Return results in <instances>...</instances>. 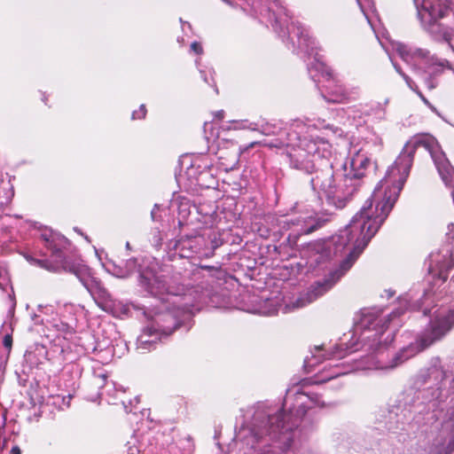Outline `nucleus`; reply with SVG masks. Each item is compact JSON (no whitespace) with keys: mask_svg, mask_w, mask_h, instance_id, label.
<instances>
[{"mask_svg":"<svg viewBox=\"0 0 454 454\" xmlns=\"http://www.w3.org/2000/svg\"><path fill=\"white\" fill-rule=\"evenodd\" d=\"M404 313L403 309H396L388 315L378 311H364L359 320L355 324L348 342L342 341L332 353L333 357L342 358L359 349V340L363 342L365 351L372 350L374 355L361 356L356 361V370H393L416 354L430 347L441 340L454 325V307L446 315H439L431 321L429 328L416 342L402 348L395 353L388 362L383 358V352L393 342V332L387 333V325ZM454 450V408L449 413L448 419L442 425L437 436L430 446L426 443L418 444L413 454H450Z\"/></svg>","mask_w":454,"mask_h":454,"instance_id":"2","label":"nucleus"},{"mask_svg":"<svg viewBox=\"0 0 454 454\" xmlns=\"http://www.w3.org/2000/svg\"><path fill=\"white\" fill-rule=\"evenodd\" d=\"M137 266V259L136 258H130L126 262L125 270L119 269L118 275L121 278H126L128 277L136 268Z\"/></svg>","mask_w":454,"mask_h":454,"instance_id":"17","label":"nucleus"},{"mask_svg":"<svg viewBox=\"0 0 454 454\" xmlns=\"http://www.w3.org/2000/svg\"><path fill=\"white\" fill-rule=\"evenodd\" d=\"M276 22H281V17H276Z\"/></svg>","mask_w":454,"mask_h":454,"instance_id":"37","label":"nucleus"},{"mask_svg":"<svg viewBox=\"0 0 454 454\" xmlns=\"http://www.w3.org/2000/svg\"><path fill=\"white\" fill-rule=\"evenodd\" d=\"M41 238L44 241L45 247L51 251L55 263L35 260L37 265L51 271H57L61 268L75 275L93 299H96V292L104 293V287L97 278L91 276L90 269L87 265L80 261L73 262L63 256L62 249L66 248L67 245V239L64 236L46 230L42 233Z\"/></svg>","mask_w":454,"mask_h":454,"instance_id":"6","label":"nucleus"},{"mask_svg":"<svg viewBox=\"0 0 454 454\" xmlns=\"http://www.w3.org/2000/svg\"><path fill=\"white\" fill-rule=\"evenodd\" d=\"M426 145L420 140L408 141L394 164L388 168L385 177L380 182L361 210L354 215L349 224L332 240L324 245H317V254L311 258L317 264L334 255L341 254L348 250V257L340 268L330 273V276L312 285L309 289L295 301L288 304L292 309L303 308L330 290L333 285L351 268L354 262L376 234L388 214L392 210L401 190L409 176L416 150Z\"/></svg>","mask_w":454,"mask_h":454,"instance_id":"1","label":"nucleus"},{"mask_svg":"<svg viewBox=\"0 0 454 454\" xmlns=\"http://www.w3.org/2000/svg\"><path fill=\"white\" fill-rule=\"evenodd\" d=\"M279 225L284 231H292V233L289 234V239L294 238V229L297 228V216L281 219Z\"/></svg>","mask_w":454,"mask_h":454,"instance_id":"15","label":"nucleus"},{"mask_svg":"<svg viewBox=\"0 0 454 454\" xmlns=\"http://www.w3.org/2000/svg\"><path fill=\"white\" fill-rule=\"evenodd\" d=\"M446 235L449 239L454 240V223L448 225Z\"/></svg>","mask_w":454,"mask_h":454,"instance_id":"26","label":"nucleus"},{"mask_svg":"<svg viewBox=\"0 0 454 454\" xmlns=\"http://www.w3.org/2000/svg\"><path fill=\"white\" fill-rule=\"evenodd\" d=\"M181 255L184 256V257H189L190 256L189 254H185V253H182Z\"/></svg>","mask_w":454,"mask_h":454,"instance_id":"35","label":"nucleus"},{"mask_svg":"<svg viewBox=\"0 0 454 454\" xmlns=\"http://www.w3.org/2000/svg\"><path fill=\"white\" fill-rule=\"evenodd\" d=\"M446 373L439 358H433L427 368L422 369L418 375L417 383L425 386L420 391L424 402L435 409L447 397L445 387Z\"/></svg>","mask_w":454,"mask_h":454,"instance_id":"9","label":"nucleus"},{"mask_svg":"<svg viewBox=\"0 0 454 454\" xmlns=\"http://www.w3.org/2000/svg\"><path fill=\"white\" fill-rule=\"evenodd\" d=\"M325 407L317 394L296 391L289 413H282L277 406L258 403L247 411L237 436L254 451L263 454L264 447L279 441L286 449L291 447L290 432L296 428L309 409Z\"/></svg>","mask_w":454,"mask_h":454,"instance_id":"3","label":"nucleus"},{"mask_svg":"<svg viewBox=\"0 0 454 454\" xmlns=\"http://www.w3.org/2000/svg\"><path fill=\"white\" fill-rule=\"evenodd\" d=\"M11 454H21L20 449L18 446H13L11 450Z\"/></svg>","mask_w":454,"mask_h":454,"instance_id":"29","label":"nucleus"},{"mask_svg":"<svg viewBox=\"0 0 454 454\" xmlns=\"http://www.w3.org/2000/svg\"><path fill=\"white\" fill-rule=\"evenodd\" d=\"M156 208H157V205L154 206V208L152 210V213H151L153 219H154V214H155Z\"/></svg>","mask_w":454,"mask_h":454,"instance_id":"34","label":"nucleus"},{"mask_svg":"<svg viewBox=\"0 0 454 454\" xmlns=\"http://www.w3.org/2000/svg\"><path fill=\"white\" fill-rule=\"evenodd\" d=\"M306 123H303L302 121H296V123L294 124L296 128H300L301 124H303L304 126L308 125L309 127H314L316 129H332V127L329 125V124H325V121L324 120H321V119H317V120H309V119H306Z\"/></svg>","mask_w":454,"mask_h":454,"instance_id":"16","label":"nucleus"},{"mask_svg":"<svg viewBox=\"0 0 454 454\" xmlns=\"http://www.w3.org/2000/svg\"><path fill=\"white\" fill-rule=\"evenodd\" d=\"M13 196V192L9 180L0 175V207L7 205Z\"/></svg>","mask_w":454,"mask_h":454,"instance_id":"13","label":"nucleus"},{"mask_svg":"<svg viewBox=\"0 0 454 454\" xmlns=\"http://www.w3.org/2000/svg\"><path fill=\"white\" fill-rule=\"evenodd\" d=\"M187 442L189 443L190 447H192V443L190 442V439H189V438L187 439ZM190 450H192V448H190ZM190 452H191V450H189V453H190Z\"/></svg>","mask_w":454,"mask_h":454,"instance_id":"38","label":"nucleus"},{"mask_svg":"<svg viewBox=\"0 0 454 454\" xmlns=\"http://www.w3.org/2000/svg\"><path fill=\"white\" fill-rule=\"evenodd\" d=\"M239 124V128H242V129H252V130H256V125L254 123H247V121H240V122H238Z\"/></svg>","mask_w":454,"mask_h":454,"instance_id":"24","label":"nucleus"},{"mask_svg":"<svg viewBox=\"0 0 454 454\" xmlns=\"http://www.w3.org/2000/svg\"><path fill=\"white\" fill-rule=\"evenodd\" d=\"M453 260L450 250H446V254L430 255L429 274L436 281L444 283L448 278L449 270L453 267Z\"/></svg>","mask_w":454,"mask_h":454,"instance_id":"11","label":"nucleus"},{"mask_svg":"<svg viewBox=\"0 0 454 454\" xmlns=\"http://www.w3.org/2000/svg\"><path fill=\"white\" fill-rule=\"evenodd\" d=\"M291 394H292V392L290 390L287 391L286 397L285 399V403H284L285 407L287 406V403H288L289 400L291 399Z\"/></svg>","mask_w":454,"mask_h":454,"instance_id":"30","label":"nucleus"},{"mask_svg":"<svg viewBox=\"0 0 454 454\" xmlns=\"http://www.w3.org/2000/svg\"><path fill=\"white\" fill-rule=\"evenodd\" d=\"M316 351H317V353H319V352H321V348H316Z\"/></svg>","mask_w":454,"mask_h":454,"instance_id":"40","label":"nucleus"},{"mask_svg":"<svg viewBox=\"0 0 454 454\" xmlns=\"http://www.w3.org/2000/svg\"><path fill=\"white\" fill-rule=\"evenodd\" d=\"M411 90H413L420 98L421 100L427 105L429 106L428 100L424 97V95L421 93V91L419 90L416 83H414L413 88H410Z\"/></svg>","mask_w":454,"mask_h":454,"instance_id":"23","label":"nucleus"},{"mask_svg":"<svg viewBox=\"0 0 454 454\" xmlns=\"http://www.w3.org/2000/svg\"><path fill=\"white\" fill-rule=\"evenodd\" d=\"M305 363H306V364H307L308 366H313V365H315V363H313L311 360H308V359H306V360H305Z\"/></svg>","mask_w":454,"mask_h":454,"instance_id":"33","label":"nucleus"},{"mask_svg":"<svg viewBox=\"0 0 454 454\" xmlns=\"http://www.w3.org/2000/svg\"><path fill=\"white\" fill-rule=\"evenodd\" d=\"M141 283L153 296L167 303L164 314H160L155 320L156 326H148L138 339V348H145V345H153L158 340L159 333L169 335L184 319L189 318L193 310L200 309V302L202 295L197 289H190L184 294H179L176 287H170L163 276L151 273L141 275Z\"/></svg>","mask_w":454,"mask_h":454,"instance_id":"4","label":"nucleus"},{"mask_svg":"<svg viewBox=\"0 0 454 454\" xmlns=\"http://www.w3.org/2000/svg\"><path fill=\"white\" fill-rule=\"evenodd\" d=\"M145 114H146L145 106V105H141V106H140L138 111H134L133 112L132 119L133 120L142 119V118H144L145 116Z\"/></svg>","mask_w":454,"mask_h":454,"instance_id":"22","label":"nucleus"},{"mask_svg":"<svg viewBox=\"0 0 454 454\" xmlns=\"http://www.w3.org/2000/svg\"><path fill=\"white\" fill-rule=\"evenodd\" d=\"M126 248H127L128 250H129V249H130L129 242H127V243H126Z\"/></svg>","mask_w":454,"mask_h":454,"instance_id":"36","label":"nucleus"},{"mask_svg":"<svg viewBox=\"0 0 454 454\" xmlns=\"http://www.w3.org/2000/svg\"><path fill=\"white\" fill-rule=\"evenodd\" d=\"M4 345L6 348H11L12 346V338L10 335H5L4 339Z\"/></svg>","mask_w":454,"mask_h":454,"instance_id":"27","label":"nucleus"},{"mask_svg":"<svg viewBox=\"0 0 454 454\" xmlns=\"http://www.w3.org/2000/svg\"><path fill=\"white\" fill-rule=\"evenodd\" d=\"M331 145L322 138L299 137V143L288 153L291 167L310 174L315 169V159H329Z\"/></svg>","mask_w":454,"mask_h":454,"instance_id":"8","label":"nucleus"},{"mask_svg":"<svg viewBox=\"0 0 454 454\" xmlns=\"http://www.w3.org/2000/svg\"><path fill=\"white\" fill-rule=\"evenodd\" d=\"M345 373H346V372H338V373H336V374H335V377L340 376V375H341V374H345Z\"/></svg>","mask_w":454,"mask_h":454,"instance_id":"39","label":"nucleus"},{"mask_svg":"<svg viewBox=\"0 0 454 454\" xmlns=\"http://www.w3.org/2000/svg\"><path fill=\"white\" fill-rule=\"evenodd\" d=\"M108 297H109V294L104 288V293L103 292H96V299H94V301L97 302V304L99 307H103L101 301H106L108 299Z\"/></svg>","mask_w":454,"mask_h":454,"instance_id":"21","label":"nucleus"},{"mask_svg":"<svg viewBox=\"0 0 454 454\" xmlns=\"http://www.w3.org/2000/svg\"><path fill=\"white\" fill-rule=\"evenodd\" d=\"M393 66H394V68L395 69V71L403 78V80L405 81L407 86L409 88H413V85H414V82L411 80V78L410 76H408L403 70L402 68L400 67V66H398L396 63L393 62Z\"/></svg>","mask_w":454,"mask_h":454,"instance_id":"20","label":"nucleus"},{"mask_svg":"<svg viewBox=\"0 0 454 454\" xmlns=\"http://www.w3.org/2000/svg\"><path fill=\"white\" fill-rule=\"evenodd\" d=\"M216 117L219 118V119L223 118V111L217 112L216 113Z\"/></svg>","mask_w":454,"mask_h":454,"instance_id":"32","label":"nucleus"},{"mask_svg":"<svg viewBox=\"0 0 454 454\" xmlns=\"http://www.w3.org/2000/svg\"><path fill=\"white\" fill-rule=\"evenodd\" d=\"M393 66H394V68L395 69V71L403 78V80L405 81L407 86L409 88H413V85H414V82L411 80V78L410 76H408L403 70L402 68L400 67V66H398L396 63L393 62Z\"/></svg>","mask_w":454,"mask_h":454,"instance_id":"18","label":"nucleus"},{"mask_svg":"<svg viewBox=\"0 0 454 454\" xmlns=\"http://www.w3.org/2000/svg\"><path fill=\"white\" fill-rule=\"evenodd\" d=\"M393 66H394V68L395 69V71L403 78V80L405 81L407 86L409 88H413V85H414V82L411 80V78L410 76H408L403 70L402 68L400 67V66H398L396 63L393 62Z\"/></svg>","mask_w":454,"mask_h":454,"instance_id":"19","label":"nucleus"},{"mask_svg":"<svg viewBox=\"0 0 454 454\" xmlns=\"http://www.w3.org/2000/svg\"><path fill=\"white\" fill-rule=\"evenodd\" d=\"M423 28L435 40L444 41L452 49L454 5L452 0H414Z\"/></svg>","mask_w":454,"mask_h":454,"instance_id":"7","label":"nucleus"},{"mask_svg":"<svg viewBox=\"0 0 454 454\" xmlns=\"http://www.w3.org/2000/svg\"><path fill=\"white\" fill-rule=\"evenodd\" d=\"M325 168L317 169L310 180L312 188L325 195L328 202L343 208L360 185L370 165V160L361 150L353 153L344 164L341 176H335L332 165L325 160Z\"/></svg>","mask_w":454,"mask_h":454,"instance_id":"5","label":"nucleus"},{"mask_svg":"<svg viewBox=\"0 0 454 454\" xmlns=\"http://www.w3.org/2000/svg\"><path fill=\"white\" fill-rule=\"evenodd\" d=\"M187 243H190V241L189 240L182 241V242L179 243L178 247H180L181 250H183V248H184L186 247Z\"/></svg>","mask_w":454,"mask_h":454,"instance_id":"31","label":"nucleus"},{"mask_svg":"<svg viewBox=\"0 0 454 454\" xmlns=\"http://www.w3.org/2000/svg\"><path fill=\"white\" fill-rule=\"evenodd\" d=\"M296 35L299 37L300 47L304 48L308 52L313 49L314 40L309 36L304 28L298 27Z\"/></svg>","mask_w":454,"mask_h":454,"instance_id":"14","label":"nucleus"},{"mask_svg":"<svg viewBox=\"0 0 454 454\" xmlns=\"http://www.w3.org/2000/svg\"><path fill=\"white\" fill-rule=\"evenodd\" d=\"M393 49L404 62L413 66V68L421 75L429 90L437 86L431 77L434 72L432 68L434 65H437V59L431 56L428 51L421 48H412L399 42L393 43Z\"/></svg>","mask_w":454,"mask_h":454,"instance_id":"10","label":"nucleus"},{"mask_svg":"<svg viewBox=\"0 0 454 454\" xmlns=\"http://www.w3.org/2000/svg\"><path fill=\"white\" fill-rule=\"evenodd\" d=\"M321 226L318 221L310 217L297 216V228L294 229V239L301 235L309 234Z\"/></svg>","mask_w":454,"mask_h":454,"instance_id":"12","label":"nucleus"},{"mask_svg":"<svg viewBox=\"0 0 454 454\" xmlns=\"http://www.w3.org/2000/svg\"><path fill=\"white\" fill-rule=\"evenodd\" d=\"M191 49L192 51H193L195 53L197 54H201L202 53V47L201 45L197 43V42H193L191 45Z\"/></svg>","mask_w":454,"mask_h":454,"instance_id":"25","label":"nucleus"},{"mask_svg":"<svg viewBox=\"0 0 454 454\" xmlns=\"http://www.w3.org/2000/svg\"><path fill=\"white\" fill-rule=\"evenodd\" d=\"M424 314L427 315V309H425Z\"/></svg>","mask_w":454,"mask_h":454,"instance_id":"42","label":"nucleus"},{"mask_svg":"<svg viewBox=\"0 0 454 454\" xmlns=\"http://www.w3.org/2000/svg\"><path fill=\"white\" fill-rule=\"evenodd\" d=\"M283 11H284L285 15L288 16V13H286V11L285 9Z\"/></svg>","mask_w":454,"mask_h":454,"instance_id":"41","label":"nucleus"},{"mask_svg":"<svg viewBox=\"0 0 454 454\" xmlns=\"http://www.w3.org/2000/svg\"><path fill=\"white\" fill-rule=\"evenodd\" d=\"M106 376L105 374H100L95 377V380L98 381L97 384L99 385L101 382L105 381Z\"/></svg>","mask_w":454,"mask_h":454,"instance_id":"28","label":"nucleus"}]
</instances>
